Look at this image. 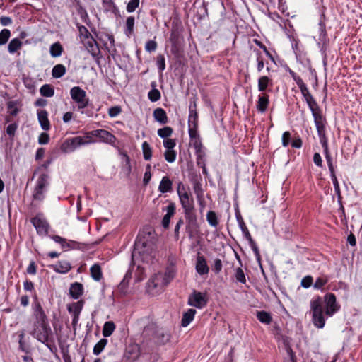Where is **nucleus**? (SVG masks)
<instances>
[{
    "mask_svg": "<svg viewBox=\"0 0 362 362\" xmlns=\"http://www.w3.org/2000/svg\"><path fill=\"white\" fill-rule=\"evenodd\" d=\"M310 308L313 322L317 328H322L325 326L324 314L327 317H332L339 309L335 295L331 293L325 296L324 300L320 297L313 298L310 302Z\"/></svg>",
    "mask_w": 362,
    "mask_h": 362,
    "instance_id": "obj_1",
    "label": "nucleus"
},
{
    "mask_svg": "<svg viewBox=\"0 0 362 362\" xmlns=\"http://www.w3.org/2000/svg\"><path fill=\"white\" fill-rule=\"evenodd\" d=\"M300 90L302 95L306 101L309 109L312 112L318 135L319 136H321L323 132H325V119L322 115L321 110L318 106V104L310 93L307 86Z\"/></svg>",
    "mask_w": 362,
    "mask_h": 362,
    "instance_id": "obj_2",
    "label": "nucleus"
},
{
    "mask_svg": "<svg viewBox=\"0 0 362 362\" xmlns=\"http://www.w3.org/2000/svg\"><path fill=\"white\" fill-rule=\"evenodd\" d=\"M177 192L186 218H189L190 221H195V218H192V211L194 209L193 198L190 197V194L182 182L177 184Z\"/></svg>",
    "mask_w": 362,
    "mask_h": 362,
    "instance_id": "obj_3",
    "label": "nucleus"
},
{
    "mask_svg": "<svg viewBox=\"0 0 362 362\" xmlns=\"http://www.w3.org/2000/svg\"><path fill=\"white\" fill-rule=\"evenodd\" d=\"M34 328L31 334L39 341L49 345L51 342V337L52 336V329L49 325L48 322L41 323H34Z\"/></svg>",
    "mask_w": 362,
    "mask_h": 362,
    "instance_id": "obj_4",
    "label": "nucleus"
},
{
    "mask_svg": "<svg viewBox=\"0 0 362 362\" xmlns=\"http://www.w3.org/2000/svg\"><path fill=\"white\" fill-rule=\"evenodd\" d=\"M153 250L150 245L141 240H138L135 243V247L132 252V259L134 261L139 257L144 262H150L153 256Z\"/></svg>",
    "mask_w": 362,
    "mask_h": 362,
    "instance_id": "obj_5",
    "label": "nucleus"
},
{
    "mask_svg": "<svg viewBox=\"0 0 362 362\" xmlns=\"http://www.w3.org/2000/svg\"><path fill=\"white\" fill-rule=\"evenodd\" d=\"M49 177L46 173H42L38 177L33 192L34 200L41 202L45 199V193L49 184Z\"/></svg>",
    "mask_w": 362,
    "mask_h": 362,
    "instance_id": "obj_6",
    "label": "nucleus"
},
{
    "mask_svg": "<svg viewBox=\"0 0 362 362\" xmlns=\"http://www.w3.org/2000/svg\"><path fill=\"white\" fill-rule=\"evenodd\" d=\"M175 272L173 269H168L164 274H155L148 283V288H156L166 286L174 277Z\"/></svg>",
    "mask_w": 362,
    "mask_h": 362,
    "instance_id": "obj_7",
    "label": "nucleus"
},
{
    "mask_svg": "<svg viewBox=\"0 0 362 362\" xmlns=\"http://www.w3.org/2000/svg\"><path fill=\"white\" fill-rule=\"evenodd\" d=\"M71 99L77 104L78 109L86 108L89 103L86 92L79 86H74L70 90Z\"/></svg>",
    "mask_w": 362,
    "mask_h": 362,
    "instance_id": "obj_8",
    "label": "nucleus"
},
{
    "mask_svg": "<svg viewBox=\"0 0 362 362\" xmlns=\"http://www.w3.org/2000/svg\"><path fill=\"white\" fill-rule=\"evenodd\" d=\"M81 136L69 138L66 139L61 146L64 153H69L74 152L78 148L83 146Z\"/></svg>",
    "mask_w": 362,
    "mask_h": 362,
    "instance_id": "obj_9",
    "label": "nucleus"
},
{
    "mask_svg": "<svg viewBox=\"0 0 362 362\" xmlns=\"http://www.w3.org/2000/svg\"><path fill=\"white\" fill-rule=\"evenodd\" d=\"M31 223L40 235H46L48 233L49 224L41 215H37L31 219Z\"/></svg>",
    "mask_w": 362,
    "mask_h": 362,
    "instance_id": "obj_10",
    "label": "nucleus"
},
{
    "mask_svg": "<svg viewBox=\"0 0 362 362\" xmlns=\"http://www.w3.org/2000/svg\"><path fill=\"white\" fill-rule=\"evenodd\" d=\"M95 139H98V141L105 142L111 145H115L117 139L116 137L105 129H95L93 130Z\"/></svg>",
    "mask_w": 362,
    "mask_h": 362,
    "instance_id": "obj_11",
    "label": "nucleus"
},
{
    "mask_svg": "<svg viewBox=\"0 0 362 362\" xmlns=\"http://www.w3.org/2000/svg\"><path fill=\"white\" fill-rule=\"evenodd\" d=\"M188 303L191 306L200 309L206 305L207 300L204 293L194 291L189 297Z\"/></svg>",
    "mask_w": 362,
    "mask_h": 362,
    "instance_id": "obj_12",
    "label": "nucleus"
},
{
    "mask_svg": "<svg viewBox=\"0 0 362 362\" xmlns=\"http://www.w3.org/2000/svg\"><path fill=\"white\" fill-rule=\"evenodd\" d=\"M82 42L93 58H99L100 51L96 40L93 37H88L86 40H83Z\"/></svg>",
    "mask_w": 362,
    "mask_h": 362,
    "instance_id": "obj_13",
    "label": "nucleus"
},
{
    "mask_svg": "<svg viewBox=\"0 0 362 362\" xmlns=\"http://www.w3.org/2000/svg\"><path fill=\"white\" fill-rule=\"evenodd\" d=\"M190 143L192 144L196 151H201L203 148L200 136L198 132V129L188 128Z\"/></svg>",
    "mask_w": 362,
    "mask_h": 362,
    "instance_id": "obj_14",
    "label": "nucleus"
},
{
    "mask_svg": "<svg viewBox=\"0 0 362 362\" xmlns=\"http://www.w3.org/2000/svg\"><path fill=\"white\" fill-rule=\"evenodd\" d=\"M195 269L196 272L201 276L206 275L209 274V267L204 256H197L195 264Z\"/></svg>",
    "mask_w": 362,
    "mask_h": 362,
    "instance_id": "obj_15",
    "label": "nucleus"
},
{
    "mask_svg": "<svg viewBox=\"0 0 362 362\" xmlns=\"http://www.w3.org/2000/svg\"><path fill=\"white\" fill-rule=\"evenodd\" d=\"M33 314L35 318L34 323L48 322L45 313L39 302H35L33 305Z\"/></svg>",
    "mask_w": 362,
    "mask_h": 362,
    "instance_id": "obj_16",
    "label": "nucleus"
},
{
    "mask_svg": "<svg viewBox=\"0 0 362 362\" xmlns=\"http://www.w3.org/2000/svg\"><path fill=\"white\" fill-rule=\"evenodd\" d=\"M37 115L38 122L43 130L47 131L50 129V122L48 119V112L45 110H37Z\"/></svg>",
    "mask_w": 362,
    "mask_h": 362,
    "instance_id": "obj_17",
    "label": "nucleus"
},
{
    "mask_svg": "<svg viewBox=\"0 0 362 362\" xmlns=\"http://www.w3.org/2000/svg\"><path fill=\"white\" fill-rule=\"evenodd\" d=\"M50 267L57 273L66 274L71 269V264L66 260H60L56 262L54 264L50 266Z\"/></svg>",
    "mask_w": 362,
    "mask_h": 362,
    "instance_id": "obj_18",
    "label": "nucleus"
},
{
    "mask_svg": "<svg viewBox=\"0 0 362 362\" xmlns=\"http://www.w3.org/2000/svg\"><path fill=\"white\" fill-rule=\"evenodd\" d=\"M170 333L164 329H160L156 332V340L160 345H164L168 343L170 339Z\"/></svg>",
    "mask_w": 362,
    "mask_h": 362,
    "instance_id": "obj_19",
    "label": "nucleus"
},
{
    "mask_svg": "<svg viewBox=\"0 0 362 362\" xmlns=\"http://www.w3.org/2000/svg\"><path fill=\"white\" fill-rule=\"evenodd\" d=\"M323 135H324V132L322 134L321 136H320V141H321V143L322 144V147L324 148V153H325V158H326L327 165L329 168V170L330 173H333L334 171V168L333 166L332 158L329 152L327 143L326 140L322 139Z\"/></svg>",
    "mask_w": 362,
    "mask_h": 362,
    "instance_id": "obj_20",
    "label": "nucleus"
},
{
    "mask_svg": "<svg viewBox=\"0 0 362 362\" xmlns=\"http://www.w3.org/2000/svg\"><path fill=\"white\" fill-rule=\"evenodd\" d=\"M175 211V205L171 202L166 207V214L164 216L162 220V226L163 228H167L169 226L170 221L171 217L174 215Z\"/></svg>",
    "mask_w": 362,
    "mask_h": 362,
    "instance_id": "obj_21",
    "label": "nucleus"
},
{
    "mask_svg": "<svg viewBox=\"0 0 362 362\" xmlns=\"http://www.w3.org/2000/svg\"><path fill=\"white\" fill-rule=\"evenodd\" d=\"M172 190L173 182L168 176L163 177L158 186V191L161 193H167L171 192Z\"/></svg>",
    "mask_w": 362,
    "mask_h": 362,
    "instance_id": "obj_22",
    "label": "nucleus"
},
{
    "mask_svg": "<svg viewBox=\"0 0 362 362\" xmlns=\"http://www.w3.org/2000/svg\"><path fill=\"white\" fill-rule=\"evenodd\" d=\"M52 239L61 245L62 247L64 249H70L74 248L77 244L76 242L73 240H67L66 239L59 236V235H53Z\"/></svg>",
    "mask_w": 362,
    "mask_h": 362,
    "instance_id": "obj_23",
    "label": "nucleus"
},
{
    "mask_svg": "<svg viewBox=\"0 0 362 362\" xmlns=\"http://www.w3.org/2000/svg\"><path fill=\"white\" fill-rule=\"evenodd\" d=\"M83 292V286L81 284L75 282L71 284L69 294L74 299H78Z\"/></svg>",
    "mask_w": 362,
    "mask_h": 362,
    "instance_id": "obj_24",
    "label": "nucleus"
},
{
    "mask_svg": "<svg viewBox=\"0 0 362 362\" xmlns=\"http://www.w3.org/2000/svg\"><path fill=\"white\" fill-rule=\"evenodd\" d=\"M269 103V96L267 95L263 94L259 95L256 105L257 110L262 113L264 112L267 109Z\"/></svg>",
    "mask_w": 362,
    "mask_h": 362,
    "instance_id": "obj_25",
    "label": "nucleus"
},
{
    "mask_svg": "<svg viewBox=\"0 0 362 362\" xmlns=\"http://www.w3.org/2000/svg\"><path fill=\"white\" fill-rule=\"evenodd\" d=\"M188 128L198 129V115L195 109L189 107V114L188 117Z\"/></svg>",
    "mask_w": 362,
    "mask_h": 362,
    "instance_id": "obj_26",
    "label": "nucleus"
},
{
    "mask_svg": "<svg viewBox=\"0 0 362 362\" xmlns=\"http://www.w3.org/2000/svg\"><path fill=\"white\" fill-rule=\"evenodd\" d=\"M272 80L267 76H260L258 79V90L260 92L265 91L267 88L272 86Z\"/></svg>",
    "mask_w": 362,
    "mask_h": 362,
    "instance_id": "obj_27",
    "label": "nucleus"
},
{
    "mask_svg": "<svg viewBox=\"0 0 362 362\" xmlns=\"http://www.w3.org/2000/svg\"><path fill=\"white\" fill-rule=\"evenodd\" d=\"M153 115L154 119L161 124H165L168 122V117L166 112L163 108H156L154 110Z\"/></svg>",
    "mask_w": 362,
    "mask_h": 362,
    "instance_id": "obj_28",
    "label": "nucleus"
},
{
    "mask_svg": "<svg viewBox=\"0 0 362 362\" xmlns=\"http://www.w3.org/2000/svg\"><path fill=\"white\" fill-rule=\"evenodd\" d=\"M196 310L190 308L187 312L184 313L182 317L181 325L182 327H187L194 320Z\"/></svg>",
    "mask_w": 362,
    "mask_h": 362,
    "instance_id": "obj_29",
    "label": "nucleus"
},
{
    "mask_svg": "<svg viewBox=\"0 0 362 362\" xmlns=\"http://www.w3.org/2000/svg\"><path fill=\"white\" fill-rule=\"evenodd\" d=\"M131 278L132 274L128 271L118 286V288L122 294H126L127 293V288Z\"/></svg>",
    "mask_w": 362,
    "mask_h": 362,
    "instance_id": "obj_30",
    "label": "nucleus"
},
{
    "mask_svg": "<svg viewBox=\"0 0 362 362\" xmlns=\"http://www.w3.org/2000/svg\"><path fill=\"white\" fill-rule=\"evenodd\" d=\"M90 272L91 277L96 281H99L103 277L101 267L98 264H93L90 269Z\"/></svg>",
    "mask_w": 362,
    "mask_h": 362,
    "instance_id": "obj_31",
    "label": "nucleus"
},
{
    "mask_svg": "<svg viewBox=\"0 0 362 362\" xmlns=\"http://www.w3.org/2000/svg\"><path fill=\"white\" fill-rule=\"evenodd\" d=\"M256 316L259 322L265 325H269L272 320L270 313L264 310L257 311Z\"/></svg>",
    "mask_w": 362,
    "mask_h": 362,
    "instance_id": "obj_32",
    "label": "nucleus"
},
{
    "mask_svg": "<svg viewBox=\"0 0 362 362\" xmlns=\"http://www.w3.org/2000/svg\"><path fill=\"white\" fill-rule=\"evenodd\" d=\"M22 45L23 42L18 38H13L8 45V51L10 54H13L20 49Z\"/></svg>",
    "mask_w": 362,
    "mask_h": 362,
    "instance_id": "obj_33",
    "label": "nucleus"
},
{
    "mask_svg": "<svg viewBox=\"0 0 362 362\" xmlns=\"http://www.w3.org/2000/svg\"><path fill=\"white\" fill-rule=\"evenodd\" d=\"M135 19L134 16H129L126 20L124 33L127 37H130L134 33Z\"/></svg>",
    "mask_w": 362,
    "mask_h": 362,
    "instance_id": "obj_34",
    "label": "nucleus"
},
{
    "mask_svg": "<svg viewBox=\"0 0 362 362\" xmlns=\"http://www.w3.org/2000/svg\"><path fill=\"white\" fill-rule=\"evenodd\" d=\"M66 73V68L63 64L55 65L52 71V75L55 78L63 76Z\"/></svg>",
    "mask_w": 362,
    "mask_h": 362,
    "instance_id": "obj_35",
    "label": "nucleus"
},
{
    "mask_svg": "<svg viewBox=\"0 0 362 362\" xmlns=\"http://www.w3.org/2000/svg\"><path fill=\"white\" fill-rule=\"evenodd\" d=\"M63 51L62 46L59 42H55L51 45L49 52L52 57H58L62 55Z\"/></svg>",
    "mask_w": 362,
    "mask_h": 362,
    "instance_id": "obj_36",
    "label": "nucleus"
},
{
    "mask_svg": "<svg viewBox=\"0 0 362 362\" xmlns=\"http://www.w3.org/2000/svg\"><path fill=\"white\" fill-rule=\"evenodd\" d=\"M40 93L44 97H52L54 94V89L51 85L45 84L40 88Z\"/></svg>",
    "mask_w": 362,
    "mask_h": 362,
    "instance_id": "obj_37",
    "label": "nucleus"
},
{
    "mask_svg": "<svg viewBox=\"0 0 362 362\" xmlns=\"http://www.w3.org/2000/svg\"><path fill=\"white\" fill-rule=\"evenodd\" d=\"M93 133V130L87 132L84 134L83 136H81L83 146L98 142V140L95 139V135L91 134Z\"/></svg>",
    "mask_w": 362,
    "mask_h": 362,
    "instance_id": "obj_38",
    "label": "nucleus"
},
{
    "mask_svg": "<svg viewBox=\"0 0 362 362\" xmlns=\"http://www.w3.org/2000/svg\"><path fill=\"white\" fill-rule=\"evenodd\" d=\"M115 329V325L114 322L111 321H107L103 325V334L105 337H110Z\"/></svg>",
    "mask_w": 362,
    "mask_h": 362,
    "instance_id": "obj_39",
    "label": "nucleus"
},
{
    "mask_svg": "<svg viewBox=\"0 0 362 362\" xmlns=\"http://www.w3.org/2000/svg\"><path fill=\"white\" fill-rule=\"evenodd\" d=\"M206 221L212 227H216L218 225V221L216 214L213 211H208L206 214Z\"/></svg>",
    "mask_w": 362,
    "mask_h": 362,
    "instance_id": "obj_40",
    "label": "nucleus"
},
{
    "mask_svg": "<svg viewBox=\"0 0 362 362\" xmlns=\"http://www.w3.org/2000/svg\"><path fill=\"white\" fill-rule=\"evenodd\" d=\"M142 152L144 155V158L146 160H151L152 157V150L147 141H144L142 144Z\"/></svg>",
    "mask_w": 362,
    "mask_h": 362,
    "instance_id": "obj_41",
    "label": "nucleus"
},
{
    "mask_svg": "<svg viewBox=\"0 0 362 362\" xmlns=\"http://www.w3.org/2000/svg\"><path fill=\"white\" fill-rule=\"evenodd\" d=\"M107 343V340L106 339H100L94 346L93 353L95 355L100 354L102 351L104 349L105 346Z\"/></svg>",
    "mask_w": 362,
    "mask_h": 362,
    "instance_id": "obj_42",
    "label": "nucleus"
},
{
    "mask_svg": "<svg viewBox=\"0 0 362 362\" xmlns=\"http://www.w3.org/2000/svg\"><path fill=\"white\" fill-rule=\"evenodd\" d=\"M173 134V129L170 127H165L158 130V135L163 139H168Z\"/></svg>",
    "mask_w": 362,
    "mask_h": 362,
    "instance_id": "obj_43",
    "label": "nucleus"
},
{
    "mask_svg": "<svg viewBox=\"0 0 362 362\" xmlns=\"http://www.w3.org/2000/svg\"><path fill=\"white\" fill-rule=\"evenodd\" d=\"M11 36V32L8 29H3L0 32V45H5Z\"/></svg>",
    "mask_w": 362,
    "mask_h": 362,
    "instance_id": "obj_44",
    "label": "nucleus"
},
{
    "mask_svg": "<svg viewBox=\"0 0 362 362\" xmlns=\"http://www.w3.org/2000/svg\"><path fill=\"white\" fill-rule=\"evenodd\" d=\"M177 153L174 150H165L164 157L167 162L173 163L176 159Z\"/></svg>",
    "mask_w": 362,
    "mask_h": 362,
    "instance_id": "obj_45",
    "label": "nucleus"
},
{
    "mask_svg": "<svg viewBox=\"0 0 362 362\" xmlns=\"http://www.w3.org/2000/svg\"><path fill=\"white\" fill-rule=\"evenodd\" d=\"M140 0H130L127 5V11L132 13L139 6Z\"/></svg>",
    "mask_w": 362,
    "mask_h": 362,
    "instance_id": "obj_46",
    "label": "nucleus"
},
{
    "mask_svg": "<svg viewBox=\"0 0 362 362\" xmlns=\"http://www.w3.org/2000/svg\"><path fill=\"white\" fill-rule=\"evenodd\" d=\"M156 65L160 72H163L165 69V59L163 55L159 54L156 58Z\"/></svg>",
    "mask_w": 362,
    "mask_h": 362,
    "instance_id": "obj_47",
    "label": "nucleus"
},
{
    "mask_svg": "<svg viewBox=\"0 0 362 362\" xmlns=\"http://www.w3.org/2000/svg\"><path fill=\"white\" fill-rule=\"evenodd\" d=\"M148 98L152 102H156L160 98V93L158 89H152L148 92Z\"/></svg>",
    "mask_w": 362,
    "mask_h": 362,
    "instance_id": "obj_48",
    "label": "nucleus"
},
{
    "mask_svg": "<svg viewBox=\"0 0 362 362\" xmlns=\"http://www.w3.org/2000/svg\"><path fill=\"white\" fill-rule=\"evenodd\" d=\"M82 307H83V305H82V303L81 302H76V303H74L71 305V306H70L69 308V311H72L74 312V314H76V315H79L81 310H82Z\"/></svg>",
    "mask_w": 362,
    "mask_h": 362,
    "instance_id": "obj_49",
    "label": "nucleus"
},
{
    "mask_svg": "<svg viewBox=\"0 0 362 362\" xmlns=\"http://www.w3.org/2000/svg\"><path fill=\"white\" fill-rule=\"evenodd\" d=\"M328 280L327 278L319 277L316 279L313 284V287L316 289H321L327 283Z\"/></svg>",
    "mask_w": 362,
    "mask_h": 362,
    "instance_id": "obj_50",
    "label": "nucleus"
},
{
    "mask_svg": "<svg viewBox=\"0 0 362 362\" xmlns=\"http://www.w3.org/2000/svg\"><path fill=\"white\" fill-rule=\"evenodd\" d=\"M236 280L240 283L245 284L246 282L245 276L243 270L241 268H238L235 272Z\"/></svg>",
    "mask_w": 362,
    "mask_h": 362,
    "instance_id": "obj_51",
    "label": "nucleus"
},
{
    "mask_svg": "<svg viewBox=\"0 0 362 362\" xmlns=\"http://www.w3.org/2000/svg\"><path fill=\"white\" fill-rule=\"evenodd\" d=\"M247 240L249 241L250 247L253 250L257 259L259 262L260 261V254H259V249H258L255 242L253 240L252 238H250V239H249Z\"/></svg>",
    "mask_w": 362,
    "mask_h": 362,
    "instance_id": "obj_52",
    "label": "nucleus"
},
{
    "mask_svg": "<svg viewBox=\"0 0 362 362\" xmlns=\"http://www.w3.org/2000/svg\"><path fill=\"white\" fill-rule=\"evenodd\" d=\"M79 32H80L81 40L82 42H83V40H86L88 39V37H92L85 26L80 27Z\"/></svg>",
    "mask_w": 362,
    "mask_h": 362,
    "instance_id": "obj_53",
    "label": "nucleus"
},
{
    "mask_svg": "<svg viewBox=\"0 0 362 362\" xmlns=\"http://www.w3.org/2000/svg\"><path fill=\"white\" fill-rule=\"evenodd\" d=\"M257 69L258 72H261L264 67V62L263 57L259 52L257 53Z\"/></svg>",
    "mask_w": 362,
    "mask_h": 362,
    "instance_id": "obj_54",
    "label": "nucleus"
},
{
    "mask_svg": "<svg viewBox=\"0 0 362 362\" xmlns=\"http://www.w3.org/2000/svg\"><path fill=\"white\" fill-rule=\"evenodd\" d=\"M330 175H331V180L332 181V183H333V185L334 187V190L337 194H339L340 187H339V184L338 182L337 176L335 175V172L334 171L333 173H330Z\"/></svg>",
    "mask_w": 362,
    "mask_h": 362,
    "instance_id": "obj_55",
    "label": "nucleus"
},
{
    "mask_svg": "<svg viewBox=\"0 0 362 362\" xmlns=\"http://www.w3.org/2000/svg\"><path fill=\"white\" fill-rule=\"evenodd\" d=\"M122 112L119 106H114L108 110V115L110 117H115L119 115Z\"/></svg>",
    "mask_w": 362,
    "mask_h": 362,
    "instance_id": "obj_56",
    "label": "nucleus"
},
{
    "mask_svg": "<svg viewBox=\"0 0 362 362\" xmlns=\"http://www.w3.org/2000/svg\"><path fill=\"white\" fill-rule=\"evenodd\" d=\"M17 128H18V124L16 123H13V124H9L6 127V134L10 137H13L16 134V132L17 130Z\"/></svg>",
    "mask_w": 362,
    "mask_h": 362,
    "instance_id": "obj_57",
    "label": "nucleus"
},
{
    "mask_svg": "<svg viewBox=\"0 0 362 362\" xmlns=\"http://www.w3.org/2000/svg\"><path fill=\"white\" fill-rule=\"evenodd\" d=\"M240 228L247 240L252 238V236L243 220L238 221Z\"/></svg>",
    "mask_w": 362,
    "mask_h": 362,
    "instance_id": "obj_58",
    "label": "nucleus"
},
{
    "mask_svg": "<svg viewBox=\"0 0 362 362\" xmlns=\"http://www.w3.org/2000/svg\"><path fill=\"white\" fill-rule=\"evenodd\" d=\"M319 26H320V31L319 39L320 41L324 42L326 40V38H327L325 25L323 23L320 22L319 23Z\"/></svg>",
    "mask_w": 362,
    "mask_h": 362,
    "instance_id": "obj_59",
    "label": "nucleus"
},
{
    "mask_svg": "<svg viewBox=\"0 0 362 362\" xmlns=\"http://www.w3.org/2000/svg\"><path fill=\"white\" fill-rule=\"evenodd\" d=\"M176 143L174 139H166L163 141V146L166 150H173Z\"/></svg>",
    "mask_w": 362,
    "mask_h": 362,
    "instance_id": "obj_60",
    "label": "nucleus"
},
{
    "mask_svg": "<svg viewBox=\"0 0 362 362\" xmlns=\"http://www.w3.org/2000/svg\"><path fill=\"white\" fill-rule=\"evenodd\" d=\"M156 48H157V43L154 40H148L146 43L145 49L147 52H153L156 49Z\"/></svg>",
    "mask_w": 362,
    "mask_h": 362,
    "instance_id": "obj_61",
    "label": "nucleus"
},
{
    "mask_svg": "<svg viewBox=\"0 0 362 362\" xmlns=\"http://www.w3.org/2000/svg\"><path fill=\"white\" fill-rule=\"evenodd\" d=\"M49 141V136L48 135V134L45 133V132H42L40 134L39 137H38V143L40 144H47Z\"/></svg>",
    "mask_w": 362,
    "mask_h": 362,
    "instance_id": "obj_62",
    "label": "nucleus"
},
{
    "mask_svg": "<svg viewBox=\"0 0 362 362\" xmlns=\"http://www.w3.org/2000/svg\"><path fill=\"white\" fill-rule=\"evenodd\" d=\"M291 133L288 131L283 133L282 135V145L284 147L288 146L290 143Z\"/></svg>",
    "mask_w": 362,
    "mask_h": 362,
    "instance_id": "obj_63",
    "label": "nucleus"
},
{
    "mask_svg": "<svg viewBox=\"0 0 362 362\" xmlns=\"http://www.w3.org/2000/svg\"><path fill=\"white\" fill-rule=\"evenodd\" d=\"M313 284V278L310 276L304 277L301 281V286L305 288H309Z\"/></svg>",
    "mask_w": 362,
    "mask_h": 362,
    "instance_id": "obj_64",
    "label": "nucleus"
}]
</instances>
